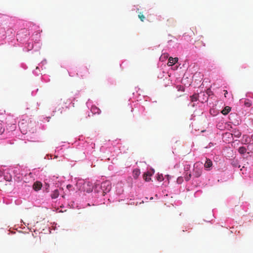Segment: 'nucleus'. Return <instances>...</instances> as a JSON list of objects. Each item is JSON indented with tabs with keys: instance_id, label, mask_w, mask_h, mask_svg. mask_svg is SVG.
<instances>
[{
	"instance_id": "obj_22",
	"label": "nucleus",
	"mask_w": 253,
	"mask_h": 253,
	"mask_svg": "<svg viewBox=\"0 0 253 253\" xmlns=\"http://www.w3.org/2000/svg\"><path fill=\"white\" fill-rule=\"evenodd\" d=\"M252 141H253V135H252Z\"/></svg>"
},
{
	"instance_id": "obj_7",
	"label": "nucleus",
	"mask_w": 253,
	"mask_h": 253,
	"mask_svg": "<svg viewBox=\"0 0 253 253\" xmlns=\"http://www.w3.org/2000/svg\"><path fill=\"white\" fill-rule=\"evenodd\" d=\"M231 111V107L229 106L225 107L224 109L221 111V113L225 115H227Z\"/></svg>"
},
{
	"instance_id": "obj_9",
	"label": "nucleus",
	"mask_w": 253,
	"mask_h": 253,
	"mask_svg": "<svg viewBox=\"0 0 253 253\" xmlns=\"http://www.w3.org/2000/svg\"><path fill=\"white\" fill-rule=\"evenodd\" d=\"M190 98H191V101L192 102L197 101L198 99V94H194L193 95L191 96Z\"/></svg>"
},
{
	"instance_id": "obj_11",
	"label": "nucleus",
	"mask_w": 253,
	"mask_h": 253,
	"mask_svg": "<svg viewBox=\"0 0 253 253\" xmlns=\"http://www.w3.org/2000/svg\"><path fill=\"white\" fill-rule=\"evenodd\" d=\"M91 111L93 113H98L99 114L101 112L99 108H97L96 107H92L91 109Z\"/></svg>"
},
{
	"instance_id": "obj_14",
	"label": "nucleus",
	"mask_w": 253,
	"mask_h": 253,
	"mask_svg": "<svg viewBox=\"0 0 253 253\" xmlns=\"http://www.w3.org/2000/svg\"><path fill=\"white\" fill-rule=\"evenodd\" d=\"M140 172L139 170H135L133 171L134 177L137 178L140 174Z\"/></svg>"
},
{
	"instance_id": "obj_16",
	"label": "nucleus",
	"mask_w": 253,
	"mask_h": 253,
	"mask_svg": "<svg viewBox=\"0 0 253 253\" xmlns=\"http://www.w3.org/2000/svg\"><path fill=\"white\" fill-rule=\"evenodd\" d=\"M157 179L159 181H162L164 180V177L162 174H158L157 177Z\"/></svg>"
},
{
	"instance_id": "obj_10",
	"label": "nucleus",
	"mask_w": 253,
	"mask_h": 253,
	"mask_svg": "<svg viewBox=\"0 0 253 253\" xmlns=\"http://www.w3.org/2000/svg\"><path fill=\"white\" fill-rule=\"evenodd\" d=\"M244 104L245 106L250 107L252 105V102L249 99H246L244 102Z\"/></svg>"
},
{
	"instance_id": "obj_12",
	"label": "nucleus",
	"mask_w": 253,
	"mask_h": 253,
	"mask_svg": "<svg viewBox=\"0 0 253 253\" xmlns=\"http://www.w3.org/2000/svg\"><path fill=\"white\" fill-rule=\"evenodd\" d=\"M167 22V25L170 26L173 24V23H174V20L173 19L170 18L169 19H168Z\"/></svg>"
},
{
	"instance_id": "obj_8",
	"label": "nucleus",
	"mask_w": 253,
	"mask_h": 253,
	"mask_svg": "<svg viewBox=\"0 0 253 253\" xmlns=\"http://www.w3.org/2000/svg\"><path fill=\"white\" fill-rule=\"evenodd\" d=\"M247 149L244 147L242 146L239 148L238 151L241 154H244L246 152Z\"/></svg>"
},
{
	"instance_id": "obj_13",
	"label": "nucleus",
	"mask_w": 253,
	"mask_h": 253,
	"mask_svg": "<svg viewBox=\"0 0 253 253\" xmlns=\"http://www.w3.org/2000/svg\"><path fill=\"white\" fill-rule=\"evenodd\" d=\"M5 128L3 126V125L1 122H0V134H2Z\"/></svg>"
},
{
	"instance_id": "obj_21",
	"label": "nucleus",
	"mask_w": 253,
	"mask_h": 253,
	"mask_svg": "<svg viewBox=\"0 0 253 253\" xmlns=\"http://www.w3.org/2000/svg\"><path fill=\"white\" fill-rule=\"evenodd\" d=\"M71 186H71V185H70V184H69V185H68L67 186V188H70V187H71Z\"/></svg>"
},
{
	"instance_id": "obj_19",
	"label": "nucleus",
	"mask_w": 253,
	"mask_h": 253,
	"mask_svg": "<svg viewBox=\"0 0 253 253\" xmlns=\"http://www.w3.org/2000/svg\"><path fill=\"white\" fill-rule=\"evenodd\" d=\"M190 165H186L185 166L184 169L185 171H188L190 169Z\"/></svg>"
},
{
	"instance_id": "obj_18",
	"label": "nucleus",
	"mask_w": 253,
	"mask_h": 253,
	"mask_svg": "<svg viewBox=\"0 0 253 253\" xmlns=\"http://www.w3.org/2000/svg\"><path fill=\"white\" fill-rule=\"evenodd\" d=\"M234 134L237 137H240L241 133L239 131H237V132L235 131Z\"/></svg>"
},
{
	"instance_id": "obj_3",
	"label": "nucleus",
	"mask_w": 253,
	"mask_h": 253,
	"mask_svg": "<svg viewBox=\"0 0 253 253\" xmlns=\"http://www.w3.org/2000/svg\"><path fill=\"white\" fill-rule=\"evenodd\" d=\"M42 187V183L39 181H36L33 185V188L35 191L40 190Z\"/></svg>"
},
{
	"instance_id": "obj_1",
	"label": "nucleus",
	"mask_w": 253,
	"mask_h": 253,
	"mask_svg": "<svg viewBox=\"0 0 253 253\" xmlns=\"http://www.w3.org/2000/svg\"><path fill=\"white\" fill-rule=\"evenodd\" d=\"M203 171L202 164L196 163L194 165L193 174L195 177H200Z\"/></svg>"
},
{
	"instance_id": "obj_15",
	"label": "nucleus",
	"mask_w": 253,
	"mask_h": 253,
	"mask_svg": "<svg viewBox=\"0 0 253 253\" xmlns=\"http://www.w3.org/2000/svg\"><path fill=\"white\" fill-rule=\"evenodd\" d=\"M138 17L142 22H143L145 19V17L144 16V15L141 13L138 14Z\"/></svg>"
},
{
	"instance_id": "obj_6",
	"label": "nucleus",
	"mask_w": 253,
	"mask_h": 253,
	"mask_svg": "<svg viewBox=\"0 0 253 253\" xmlns=\"http://www.w3.org/2000/svg\"><path fill=\"white\" fill-rule=\"evenodd\" d=\"M59 193L57 189L54 190L51 194V197L52 199H56L59 196Z\"/></svg>"
},
{
	"instance_id": "obj_2",
	"label": "nucleus",
	"mask_w": 253,
	"mask_h": 253,
	"mask_svg": "<svg viewBox=\"0 0 253 253\" xmlns=\"http://www.w3.org/2000/svg\"><path fill=\"white\" fill-rule=\"evenodd\" d=\"M178 61V58L177 57L172 58V57H170L169 59L168 65L169 66H171L177 62Z\"/></svg>"
},
{
	"instance_id": "obj_20",
	"label": "nucleus",
	"mask_w": 253,
	"mask_h": 253,
	"mask_svg": "<svg viewBox=\"0 0 253 253\" xmlns=\"http://www.w3.org/2000/svg\"><path fill=\"white\" fill-rule=\"evenodd\" d=\"M224 91L225 92V93H224V96H225V97H226V95H227V94H228V92H227V90H224Z\"/></svg>"
},
{
	"instance_id": "obj_17",
	"label": "nucleus",
	"mask_w": 253,
	"mask_h": 253,
	"mask_svg": "<svg viewBox=\"0 0 253 253\" xmlns=\"http://www.w3.org/2000/svg\"><path fill=\"white\" fill-rule=\"evenodd\" d=\"M191 177V173H189V174L187 173V174H186V176H185V180H186V181H189V180H190V179Z\"/></svg>"
},
{
	"instance_id": "obj_5",
	"label": "nucleus",
	"mask_w": 253,
	"mask_h": 253,
	"mask_svg": "<svg viewBox=\"0 0 253 253\" xmlns=\"http://www.w3.org/2000/svg\"><path fill=\"white\" fill-rule=\"evenodd\" d=\"M212 165V162L209 159H206V162L204 164V167L206 168H210Z\"/></svg>"
},
{
	"instance_id": "obj_4",
	"label": "nucleus",
	"mask_w": 253,
	"mask_h": 253,
	"mask_svg": "<svg viewBox=\"0 0 253 253\" xmlns=\"http://www.w3.org/2000/svg\"><path fill=\"white\" fill-rule=\"evenodd\" d=\"M152 175L150 172L144 173L143 174V178L146 181H149L151 179L150 176Z\"/></svg>"
}]
</instances>
